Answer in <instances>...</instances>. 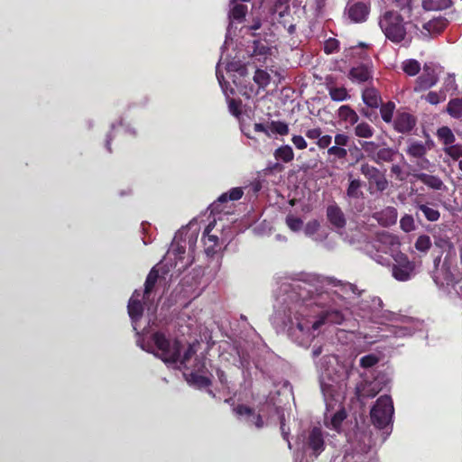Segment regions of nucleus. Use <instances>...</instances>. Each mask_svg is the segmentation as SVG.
<instances>
[{
    "instance_id": "obj_53",
    "label": "nucleus",
    "mask_w": 462,
    "mask_h": 462,
    "mask_svg": "<svg viewBox=\"0 0 462 462\" xmlns=\"http://www.w3.org/2000/svg\"><path fill=\"white\" fill-rule=\"evenodd\" d=\"M331 142H332V137L330 135H328V134H326L323 136L320 135L317 141V145L320 149H325V148L328 149L329 145L331 144Z\"/></svg>"
},
{
    "instance_id": "obj_63",
    "label": "nucleus",
    "mask_w": 462,
    "mask_h": 462,
    "mask_svg": "<svg viewBox=\"0 0 462 462\" xmlns=\"http://www.w3.org/2000/svg\"><path fill=\"white\" fill-rule=\"evenodd\" d=\"M439 11L449 8L452 5L451 0H437Z\"/></svg>"
},
{
    "instance_id": "obj_52",
    "label": "nucleus",
    "mask_w": 462,
    "mask_h": 462,
    "mask_svg": "<svg viewBox=\"0 0 462 462\" xmlns=\"http://www.w3.org/2000/svg\"><path fill=\"white\" fill-rule=\"evenodd\" d=\"M195 354V350L192 346H189L188 348L185 350L183 356H180V359L178 362H180L181 365H186V363L192 357V356Z\"/></svg>"
},
{
    "instance_id": "obj_32",
    "label": "nucleus",
    "mask_w": 462,
    "mask_h": 462,
    "mask_svg": "<svg viewBox=\"0 0 462 462\" xmlns=\"http://www.w3.org/2000/svg\"><path fill=\"white\" fill-rule=\"evenodd\" d=\"M269 128L273 134L282 136L287 135L290 131L288 124L282 121H271Z\"/></svg>"
},
{
    "instance_id": "obj_29",
    "label": "nucleus",
    "mask_w": 462,
    "mask_h": 462,
    "mask_svg": "<svg viewBox=\"0 0 462 462\" xmlns=\"http://www.w3.org/2000/svg\"><path fill=\"white\" fill-rule=\"evenodd\" d=\"M380 115L383 122L392 123L393 113L395 110V104L393 101H388L387 103H381L380 105Z\"/></svg>"
},
{
    "instance_id": "obj_5",
    "label": "nucleus",
    "mask_w": 462,
    "mask_h": 462,
    "mask_svg": "<svg viewBox=\"0 0 462 462\" xmlns=\"http://www.w3.org/2000/svg\"><path fill=\"white\" fill-rule=\"evenodd\" d=\"M273 13L277 14L278 23L287 29L289 34L295 33L296 25L291 22L290 0H275Z\"/></svg>"
},
{
    "instance_id": "obj_55",
    "label": "nucleus",
    "mask_w": 462,
    "mask_h": 462,
    "mask_svg": "<svg viewBox=\"0 0 462 462\" xmlns=\"http://www.w3.org/2000/svg\"><path fill=\"white\" fill-rule=\"evenodd\" d=\"M391 172L393 175H395V177L398 180L402 181L405 180V175L403 174L402 169L400 165L393 164L391 167Z\"/></svg>"
},
{
    "instance_id": "obj_64",
    "label": "nucleus",
    "mask_w": 462,
    "mask_h": 462,
    "mask_svg": "<svg viewBox=\"0 0 462 462\" xmlns=\"http://www.w3.org/2000/svg\"><path fill=\"white\" fill-rule=\"evenodd\" d=\"M253 423L258 428H262L263 425V418L260 414H254L253 415Z\"/></svg>"
},
{
    "instance_id": "obj_44",
    "label": "nucleus",
    "mask_w": 462,
    "mask_h": 462,
    "mask_svg": "<svg viewBox=\"0 0 462 462\" xmlns=\"http://www.w3.org/2000/svg\"><path fill=\"white\" fill-rule=\"evenodd\" d=\"M339 49V42L335 38H329L324 43V51L327 54L337 52Z\"/></svg>"
},
{
    "instance_id": "obj_18",
    "label": "nucleus",
    "mask_w": 462,
    "mask_h": 462,
    "mask_svg": "<svg viewBox=\"0 0 462 462\" xmlns=\"http://www.w3.org/2000/svg\"><path fill=\"white\" fill-rule=\"evenodd\" d=\"M362 100L370 108H378L382 103L381 95L374 87H368L363 90Z\"/></svg>"
},
{
    "instance_id": "obj_9",
    "label": "nucleus",
    "mask_w": 462,
    "mask_h": 462,
    "mask_svg": "<svg viewBox=\"0 0 462 462\" xmlns=\"http://www.w3.org/2000/svg\"><path fill=\"white\" fill-rule=\"evenodd\" d=\"M345 320V316L342 311L336 309H327L322 310L317 320H315L311 328L313 330L319 329L322 325L330 323V324H337L340 325Z\"/></svg>"
},
{
    "instance_id": "obj_11",
    "label": "nucleus",
    "mask_w": 462,
    "mask_h": 462,
    "mask_svg": "<svg viewBox=\"0 0 462 462\" xmlns=\"http://www.w3.org/2000/svg\"><path fill=\"white\" fill-rule=\"evenodd\" d=\"M417 119L407 112H397L393 121V129L400 134H409L415 127Z\"/></svg>"
},
{
    "instance_id": "obj_15",
    "label": "nucleus",
    "mask_w": 462,
    "mask_h": 462,
    "mask_svg": "<svg viewBox=\"0 0 462 462\" xmlns=\"http://www.w3.org/2000/svg\"><path fill=\"white\" fill-rule=\"evenodd\" d=\"M140 297L141 292L138 290H135L128 301V314L134 322L140 320L143 314V306Z\"/></svg>"
},
{
    "instance_id": "obj_57",
    "label": "nucleus",
    "mask_w": 462,
    "mask_h": 462,
    "mask_svg": "<svg viewBox=\"0 0 462 462\" xmlns=\"http://www.w3.org/2000/svg\"><path fill=\"white\" fill-rule=\"evenodd\" d=\"M422 8L425 11H439L437 0H424L422 2Z\"/></svg>"
},
{
    "instance_id": "obj_59",
    "label": "nucleus",
    "mask_w": 462,
    "mask_h": 462,
    "mask_svg": "<svg viewBox=\"0 0 462 462\" xmlns=\"http://www.w3.org/2000/svg\"><path fill=\"white\" fill-rule=\"evenodd\" d=\"M254 44L255 45L254 50L255 54L265 55L269 51L267 46L261 44V42L258 41H254Z\"/></svg>"
},
{
    "instance_id": "obj_4",
    "label": "nucleus",
    "mask_w": 462,
    "mask_h": 462,
    "mask_svg": "<svg viewBox=\"0 0 462 462\" xmlns=\"http://www.w3.org/2000/svg\"><path fill=\"white\" fill-rule=\"evenodd\" d=\"M360 172L368 180L370 186H374L377 191L383 192L388 188L385 174L376 167L365 162L360 166Z\"/></svg>"
},
{
    "instance_id": "obj_23",
    "label": "nucleus",
    "mask_w": 462,
    "mask_h": 462,
    "mask_svg": "<svg viewBox=\"0 0 462 462\" xmlns=\"http://www.w3.org/2000/svg\"><path fill=\"white\" fill-rule=\"evenodd\" d=\"M425 143L420 141H411L406 149V153L412 158L422 159L427 153Z\"/></svg>"
},
{
    "instance_id": "obj_22",
    "label": "nucleus",
    "mask_w": 462,
    "mask_h": 462,
    "mask_svg": "<svg viewBox=\"0 0 462 462\" xmlns=\"http://www.w3.org/2000/svg\"><path fill=\"white\" fill-rule=\"evenodd\" d=\"M364 182L360 179H352L349 175V183L346 189V196L349 199H360L364 198V192L362 187Z\"/></svg>"
},
{
    "instance_id": "obj_47",
    "label": "nucleus",
    "mask_w": 462,
    "mask_h": 462,
    "mask_svg": "<svg viewBox=\"0 0 462 462\" xmlns=\"http://www.w3.org/2000/svg\"><path fill=\"white\" fill-rule=\"evenodd\" d=\"M242 101L240 99L231 98L228 101V109L230 113L238 117L241 115Z\"/></svg>"
},
{
    "instance_id": "obj_50",
    "label": "nucleus",
    "mask_w": 462,
    "mask_h": 462,
    "mask_svg": "<svg viewBox=\"0 0 462 462\" xmlns=\"http://www.w3.org/2000/svg\"><path fill=\"white\" fill-rule=\"evenodd\" d=\"M234 411L239 416H253L254 412L253 408L245 404H238L234 408Z\"/></svg>"
},
{
    "instance_id": "obj_54",
    "label": "nucleus",
    "mask_w": 462,
    "mask_h": 462,
    "mask_svg": "<svg viewBox=\"0 0 462 462\" xmlns=\"http://www.w3.org/2000/svg\"><path fill=\"white\" fill-rule=\"evenodd\" d=\"M291 142L299 150H303L307 148V142L301 135H293L291 138Z\"/></svg>"
},
{
    "instance_id": "obj_60",
    "label": "nucleus",
    "mask_w": 462,
    "mask_h": 462,
    "mask_svg": "<svg viewBox=\"0 0 462 462\" xmlns=\"http://www.w3.org/2000/svg\"><path fill=\"white\" fill-rule=\"evenodd\" d=\"M360 113L363 116L366 117L370 121H374L378 118L377 113L371 111L368 108H361Z\"/></svg>"
},
{
    "instance_id": "obj_48",
    "label": "nucleus",
    "mask_w": 462,
    "mask_h": 462,
    "mask_svg": "<svg viewBox=\"0 0 462 462\" xmlns=\"http://www.w3.org/2000/svg\"><path fill=\"white\" fill-rule=\"evenodd\" d=\"M328 155H334L336 158L342 160L346 157L347 151L344 147L334 145L328 149Z\"/></svg>"
},
{
    "instance_id": "obj_39",
    "label": "nucleus",
    "mask_w": 462,
    "mask_h": 462,
    "mask_svg": "<svg viewBox=\"0 0 462 462\" xmlns=\"http://www.w3.org/2000/svg\"><path fill=\"white\" fill-rule=\"evenodd\" d=\"M444 152L450 156L453 160H458L462 157V144L457 143V144H451L448 147H445Z\"/></svg>"
},
{
    "instance_id": "obj_36",
    "label": "nucleus",
    "mask_w": 462,
    "mask_h": 462,
    "mask_svg": "<svg viewBox=\"0 0 462 462\" xmlns=\"http://www.w3.org/2000/svg\"><path fill=\"white\" fill-rule=\"evenodd\" d=\"M254 81L260 88H264L270 83V75L266 71L257 69L254 75Z\"/></svg>"
},
{
    "instance_id": "obj_2",
    "label": "nucleus",
    "mask_w": 462,
    "mask_h": 462,
    "mask_svg": "<svg viewBox=\"0 0 462 462\" xmlns=\"http://www.w3.org/2000/svg\"><path fill=\"white\" fill-rule=\"evenodd\" d=\"M378 24L385 38L393 43L399 44L406 39V23L399 12L385 11L380 15Z\"/></svg>"
},
{
    "instance_id": "obj_25",
    "label": "nucleus",
    "mask_w": 462,
    "mask_h": 462,
    "mask_svg": "<svg viewBox=\"0 0 462 462\" xmlns=\"http://www.w3.org/2000/svg\"><path fill=\"white\" fill-rule=\"evenodd\" d=\"M274 157L278 161L285 163L291 162L294 159V152L290 145H282L274 151Z\"/></svg>"
},
{
    "instance_id": "obj_19",
    "label": "nucleus",
    "mask_w": 462,
    "mask_h": 462,
    "mask_svg": "<svg viewBox=\"0 0 462 462\" xmlns=\"http://www.w3.org/2000/svg\"><path fill=\"white\" fill-rule=\"evenodd\" d=\"M414 178L418 180L421 181L423 184L428 186L429 188L435 190H444L446 189V186L441 180V179L436 175H430L427 173L420 172L413 174Z\"/></svg>"
},
{
    "instance_id": "obj_40",
    "label": "nucleus",
    "mask_w": 462,
    "mask_h": 462,
    "mask_svg": "<svg viewBox=\"0 0 462 462\" xmlns=\"http://www.w3.org/2000/svg\"><path fill=\"white\" fill-rule=\"evenodd\" d=\"M346 418V413L344 409L337 411L331 418L330 424L332 429L337 430L340 429L342 422Z\"/></svg>"
},
{
    "instance_id": "obj_61",
    "label": "nucleus",
    "mask_w": 462,
    "mask_h": 462,
    "mask_svg": "<svg viewBox=\"0 0 462 462\" xmlns=\"http://www.w3.org/2000/svg\"><path fill=\"white\" fill-rule=\"evenodd\" d=\"M322 134V131L320 128H312V129H309L305 134L306 136L309 138V139H319V136L321 135Z\"/></svg>"
},
{
    "instance_id": "obj_58",
    "label": "nucleus",
    "mask_w": 462,
    "mask_h": 462,
    "mask_svg": "<svg viewBox=\"0 0 462 462\" xmlns=\"http://www.w3.org/2000/svg\"><path fill=\"white\" fill-rule=\"evenodd\" d=\"M254 130L256 133H263L268 137L271 136L269 125L267 126L262 123H255L254 125Z\"/></svg>"
},
{
    "instance_id": "obj_21",
    "label": "nucleus",
    "mask_w": 462,
    "mask_h": 462,
    "mask_svg": "<svg viewBox=\"0 0 462 462\" xmlns=\"http://www.w3.org/2000/svg\"><path fill=\"white\" fill-rule=\"evenodd\" d=\"M438 82V76L429 73H422L416 79L414 91L420 92L433 87Z\"/></svg>"
},
{
    "instance_id": "obj_26",
    "label": "nucleus",
    "mask_w": 462,
    "mask_h": 462,
    "mask_svg": "<svg viewBox=\"0 0 462 462\" xmlns=\"http://www.w3.org/2000/svg\"><path fill=\"white\" fill-rule=\"evenodd\" d=\"M335 285L340 286V291L347 298L360 297L364 291L359 290L356 284L350 282H341L338 281Z\"/></svg>"
},
{
    "instance_id": "obj_1",
    "label": "nucleus",
    "mask_w": 462,
    "mask_h": 462,
    "mask_svg": "<svg viewBox=\"0 0 462 462\" xmlns=\"http://www.w3.org/2000/svg\"><path fill=\"white\" fill-rule=\"evenodd\" d=\"M151 340L155 346L157 352H155L153 346L149 343L142 345L141 347L146 352L153 354L165 364L178 363L181 353V344L179 340L171 342L166 335L161 331L152 333Z\"/></svg>"
},
{
    "instance_id": "obj_51",
    "label": "nucleus",
    "mask_w": 462,
    "mask_h": 462,
    "mask_svg": "<svg viewBox=\"0 0 462 462\" xmlns=\"http://www.w3.org/2000/svg\"><path fill=\"white\" fill-rule=\"evenodd\" d=\"M334 142L337 146L345 147L349 143V136L346 134H337L335 135Z\"/></svg>"
},
{
    "instance_id": "obj_31",
    "label": "nucleus",
    "mask_w": 462,
    "mask_h": 462,
    "mask_svg": "<svg viewBox=\"0 0 462 462\" xmlns=\"http://www.w3.org/2000/svg\"><path fill=\"white\" fill-rule=\"evenodd\" d=\"M328 94H329L330 98L333 101H337V102L346 100L350 97V96L347 93L346 88L344 87L329 88Z\"/></svg>"
},
{
    "instance_id": "obj_62",
    "label": "nucleus",
    "mask_w": 462,
    "mask_h": 462,
    "mask_svg": "<svg viewBox=\"0 0 462 462\" xmlns=\"http://www.w3.org/2000/svg\"><path fill=\"white\" fill-rule=\"evenodd\" d=\"M216 373H217V376L220 383L222 385H226L227 378H226V373L223 370H221L220 368H217Z\"/></svg>"
},
{
    "instance_id": "obj_24",
    "label": "nucleus",
    "mask_w": 462,
    "mask_h": 462,
    "mask_svg": "<svg viewBox=\"0 0 462 462\" xmlns=\"http://www.w3.org/2000/svg\"><path fill=\"white\" fill-rule=\"evenodd\" d=\"M354 134L356 137L369 139L374 134V129L368 123L362 121L354 127Z\"/></svg>"
},
{
    "instance_id": "obj_27",
    "label": "nucleus",
    "mask_w": 462,
    "mask_h": 462,
    "mask_svg": "<svg viewBox=\"0 0 462 462\" xmlns=\"http://www.w3.org/2000/svg\"><path fill=\"white\" fill-rule=\"evenodd\" d=\"M439 140L446 146H449L455 143L456 137L448 126H441L437 130Z\"/></svg>"
},
{
    "instance_id": "obj_34",
    "label": "nucleus",
    "mask_w": 462,
    "mask_h": 462,
    "mask_svg": "<svg viewBox=\"0 0 462 462\" xmlns=\"http://www.w3.org/2000/svg\"><path fill=\"white\" fill-rule=\"evenodd\" d=\"M417 207L423 213L428 221L435 222L439 219L440 213L439 210L431 208L424 204H419Z\"/></svg>"
},
{
    "instance_id": "obj_42",
    "label": "nucleus",
    "mask_w": 462,
    "mask_h": 462,
    "mask_svg": "<svg viewBox=\"0 0 462 462\" xmlns=\"http://www.w3.org/2000/svg\"><path fill=\"white\" fill-rule=\"evenodd\" d=\"M400 226L406 233L414 230L415 225L412 216L407 214L404 215L400 220Z\"/></svg>"
},
{
    "instance_id": "obj_8",
    "label": "nucleus",
    "mask_w": 462,
    "mask_h": 462,
    "mask_svg": "<svg viewBox=\"0 0 462 462\" xmlns=\"http://www.w3.org/2000/svg\"><path fill=\"white\" fill-rule=\"evenodd\" d=\"M304 446L311 450L315 457H318L324 451L326 446L321 428L313 427L309 431Z\"/></svg>"
},
{
    "instance_id": "obj_56",
    "label": "nucleus",
    "mask_w": 462,
    "mask_h": 462,
    "mask_svg": "<svg viewBox=\"0 0 462 462\" xmlns=\"http://www.w3.org/2000/svg\"><path fill=\"white\" fill-rule=\"evenodd\" d=\"M411 2L412 0H393L397 8L400 10L408 9L409 11L411 10Z\"/></svg>"
},
{
    "instance_id": "obj_10",
    "label": "nucleus",
    "mask_w": 462,
    "mask_h": 462,
    "mask_svg": "<svg viewBox=\"0 0 462 462\" xmlns=\"http://www.w3.org/2000/svg\"><path fill=\"white\" fill-rule=\"evenodd\" d=\"M374 68L371 62L359 63L351 68L348 72V79L353 82L365 83L372 81Z\"/></svg>"
},
{
    "instance_id": "obj_49",
    "label": "nucleus",
    "mask_w": 462,
    "mask_h": 462,
    "mask_svg": "<svg viewBox=\"0 0 462 462\" xmlns=\"http://www.w3.org/2000/svg\"><path fill=\"white\" fill-rule=\"evenodd\" d=\"M319 226L320 225L318 220L309 221L305 226L304 232L307 236H313L319 231Z\"/></svg>"
},
{
    "instance_id": "obj_43",
    "label": "nucleus",
    "mask_w": 462,
    "mask_h": 462,
    "mask_svg": "<svg viewBox=\"0 0 462 462\" xmlns=\"http://www.w3.org/2000/svg\"><path fill=\"white\" fill-rule=\"evenodd\" d=\"M379 362V358L373 354L364 356L360 359V366L363 368H370Z\"/></svg>"
},
{
    "instance_id": "obj_14",
    "label": "nucleus",
    "mask_w": 462,
    "mask_h": 462,
    "mask_svg": "<svg viewBox=\"0 0 462 462\" xmlns=\"http://www.w3.org/2000/svg\"><path fill=\"white\" fill-rule=\"evenodd\" d=\"M244 191L241 188L236 187L231 189L229 191L223 193L218 197V199L214 201L211 206L212 213H219L222 211L220 208L221 204L226 203L227 201H236L242 198Z\"/></svg>"
},
{
    "instance_id": "obj_12",
    "label": "nucleus",
    "mask_w": 462,
    "mask_h": 462,
    "mask_svg": "<svg viewBox=\"0 0 462 462\" xmlns=\"http://www.w3.org/2000/svg\"><path fill=\"white\" fill-rule=\"evenodd\" d=\"M327 219L336 229H344L346 226V216L341 208L336 203L328 205L326 209Z\"/></svg>"
},
{
    "instance_id": "obj_7",
    "label": "nucleus",
    "mask_w": 462,
    "mask_h": 462,
    "mask_svg": "<svg viewBox=\"0 0 462 462\" xmlns=\"http://www.w3.org/2000/svg\"><path fill=\"white\" fill-rule=\"evenodd\" d=\"M370 10V3L363 1L348 2L346 7L348 18L355 23H365L368 19Z\"/></svg>"
},
{
    "instance_id": "obj_45",
    "label": "nucleus",
    "mask_w": 462,
    "mask_h": 462,
    "mask_svg": "<svg viewBox=\"0 0 462 462\" xmlns=\"http://www.w3.org/2000/svg\"><path fill=\"white\" fill-rule=\"evenodd\" d=\"M286 224L292 231H299L303 226L302 220L293 216H288L286 217Z\"/></svg>"
},
{
    "instance_id": "obj_38",
    "label": "nucleus",
    "mask_w": 462,
    "mask_h": 462,
    "mask_svg": "<svg viewBox=\"0 0 462 462\" xmlns=\"http://www.w3.org/2000/svg\"><path fill=\"white\" fill-rule=\"evenodd\" d=\"M420 70V64L416 60H408L403 63V71L409 76H415Z\"/></svg>"
},
{
    "instance_id": "obj_20",
    "label": "nucleus",
    "mask_w": 462,
    "mask_h": 462,
    "mask_svg": "<svg viewBox=\"0 0 462 462\" xmlns=\"http://www.w3.org/2000/svg\"><path fill=\"white\" fill-rule=\"evenodd\" d=\"M397 154V149L388 146H380L378 152L374 154L375 158H374V162L377 164L383 162H393L395 160Z\"/></svg>"
},
{
    "instance_id": "obj_41",
    "label": "nucleus",
    "mask_w": 462,
    "mask_h": 462,
    "mask_svg": "<svg viewBox=\"0 0 462 462\" xmlns=\"http://www.w3.org/2000/svg\"><path fill=\"white\" fill-rule=\"evenodd\" d=\"M376 240L384 245H393L397 237L387 231H382L376 234Z\"/></svg>"
},
{
    "instance_id": "obj_35",
    "label": "nucleus",
    "mask_w": 462,
    "mask_h": 462,
    "mask_svg": "<svg viewBox=\"0 0 462 462\" xmlns=\"http://www.w3.org/2000/svg\"><path fill=\"white\" fill-rule=\"evenodd\" d=\"M431 245V240L429 236L420 235L418 236L414 247L421 253H427L430 249Z\"/></svg>"
},
{
    "instance_id": "obj_6",
    "label": "nucleus",
    "mask_w": 462,
    "mask_h": 462,
    "mask_svg": "<svg viewBox=\"0 0 462 462\" xmlns=\"http://www.w3.org/2000/svg\"><path fill=\"white\" fill-rule=\"evenodd\" d=\"M395 264L393 266V276L400 282L410 280L415 270V263L409 260L407 255L400 254L395 257Z\"/></svg>"
},
{
    "instance_id": "obj_33",
    "label": "nucleus",
    "mask_w": 462,
    "mask_h": 462,
    "mask_svg": "<svg viewBox=\"0 0 462 462\" xmlns=\"http://www.w3.org/2000/svg\"><path fill=\"white\" fill-rule=\"evenodd\" d=\"M362 150L366 153L367 157L374 162L375 153L378 152L380 145L373 141L359 142Z\"/></svg>"
},
{
    "instance_id": "obj_37",
    "label": "nucleus",
    "mask_w": 462,
    "mask_h": 462,
    "mask_svg": "<svg viewBox=\"0 0 462 462\" xmlns=\"http://www.w3.org/2000/svg\"><path fill=\"white\" fill-rule=\"evenodd\" d=\"M190 378L191 382L199 389L208 387L212 383L211 380L208 377L199 374L194 372L190 374Z\"/></svg>"
},
{
    "instance_id": "obj_13",
    "label": "nucleus",
    "mask_w": 462,
    "mask_h": 462,
    "mask_svg": "<svg viewBox=\"0 0 462 462\" xmlns=\"http://www.w3.org/2000/svg\"><path fill=\"white\" fill-rule=\"evenodd\" d=\"M214 223H209L202 236V241L204 244V250L208 256H213L218 251V237L216 235H211Z\"/></svg>"
},
{
    "instance_id": "obj_3",
    "label": "nucleus",
    "mask_w": 462,
    "mask_h": 462,
    "mask_svg": "<svg viewBox=\"0 0 462 462\" xmlns=\"http://www.w3.org/2000/svg\"><path fill=\"white\" fill-rule=\"evenodd\" d=\"M393 403L389 395L380 396L370 411L371 420L378 429H384L392 420Z\"/></svg>"
},
{
    "instance_id": "obj_28",
    "label": "nucleus",
    "mask_w": 462,
    "mask_h": 462,
    "mask_svg": "<svg viewBox=\"0 0 462 462\" xmlns=\"http://www.w3.org/2000/svg\"><path fill=\"white\" fill-rule=\"evenodd\" d=\"M447 112L453 118L462 117V98L450 99L447 106Z\"/></svg>"
},
{
    "instance_id": "obj_16",
    "label": "nucleus",
    "mask_w": 462,
    "mask_h": 462,
    "mask_svg": "<svg viewBox=\"0 0 462 462\" xmlns=\"http://www.w3.org/2000/svg\"><path fill=\"white\" fill-rule=\"evenodd\" d=\"M337 117L346 128L355 126L359 121L357 113L349 105H343L338 108Z\"/></svg>"
},
{
    "instance_id": "obj_17",
    "label": "nucleus",
    "mask_w": 462,
    "mask_h": 462,
    "mask_svg": "<svg viewBox=\"0 0 462 462\" xmlns=\"http://www.w3.org/2000/svg\"><path fill=\"white\" fill-rule=\"evenodd\" d=\"M160 278V273L156 266L152 267L149 272L145 282H144V290L143 292V300L144 303L150 302L151 295L155 288V285Z\"/></svg>"
},
{
    "instance_id": "obj_30",
    "label": "nucleus",
    "mask_w": 462,
    "mask_h": 462,
    "mask_svg": "<svg viewBox=\"0 0 462 462\" xmlns=\"http://www.w3.org/2000/svg\"><path fill=\"white\" fill-rule=\"evenodd\" d=\"M247 13V6L242 4H236L229 12V17L233 20L242 22Z\"/></svg>"
},
{
    "instance_id": "obj_46",
    "label": "nucleus",
    "mask_w": 462,
    "mask_h": 462,
    "mask_svg": "<svg viewBox=\"0 0 462 462\" xmlns=\"http://www.w3.org/2000/svg\"><path fill=\"white\" fill-rule=\"evenodd\" d=\"M446 99V95L443 92L437 93L434 91H430L426 96V100L431 105H438L441 101Z\"/></svg>"
}]
</instances>
